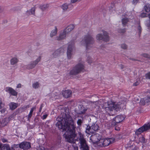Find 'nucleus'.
I'll return each instance as SVG.
<instances>
[{
    "instance_id": "nucleus-46",
    "label": "nucleus",
    "mask_w": 150,
    "mask_h": 150,
    "mask_svg": "<svg viewBox=\"0 0 150 150\" xmlns=\"http://www.w3.org/2000/svg\"><path fill=\"white\" fill-rule=\"evenodd\" d=\"M139 0H133L132 3L134 4H136L138 2Z\"/></svg>"
},
{
    "instance_id": "nucleus-18",
    "label": "nucleus",
    "mask_w": 150,
    "mask_h": 150,
    "mask_svg": "<svg viewBox=\"0 0 150 150\" xmlns=\"http://www.w3.org/2000/svg\"><path fill=\"white\" fill-rule=\"evenodd\" d=\"M90 128L89 130H86V133L89 134V131L90 133L93 132V131L97 130L99 128L98 126L96 124H94Z\"/></svg>"
},
{
    "instance_id": "nucleus-5",
    "label": "nucleus",
    "mask_w": 150,
    "mask_h": 150,
    "mask_svg": "<svg viewBox=\"0 0 150 150\" xmlns=\"http://www.w3.org/2000/svg\"><path fill=\"white\" fill-rule=\"evenodd\" d=\"M84 66L82 63H79L76 65L70 71V74L75 75L79 73L81 71H83Z\"/></svg>"
},
{
    "instance_id": "nucleus-63",
    "label": "nucleus",
    "mask_w": 150,
    "mask_h": 150,
    "mask_svg": "<svg viewBox=\"0 0 150 150\" xmlns=\"http://www.w3.org/2000/svg\"><path fill=\"white\" fill-rule=\"evenodd\" d=\"M132 60H135V59H132Z\"/></svg>"
},
{
    "instance_id": "nucleus-41",
    "label": "nucleus",
    "mask_w": 150,
    "mask_h": 150,
    "mask_svg": "<svg viewBox=\"0 0 150 150\" xmlns=\"http://www.w3.org/2000/svg\"><path fill=\"white\" fill-rule=\"evenodd\" d=\"M147 16V14L146 13H141L140 16L142 18H144L146 17Z\"/></svg>"
},
{
    "instance_id": "nucleus-61",
    "label": "nucleus",
    "mask_w": 150,
    "mask_h": 150,
    "mask_svg": "<svg viewBox=\"0 0 150 150\" xmlns=\"http://www.w3.org/2000/svg\"><path fill=\"white\" fill-rule=\"evenodd\" d=\"M98 102H94L93 103V104L94 105V104H96V103H97Z\"/></svg>"
},
{
    "instance_id": "nucleus-24",
    "label": "nucleus",
    "mask_w": 150,
    "mask_h": 150,
    "mask_svg": "<svg viewBox=\"0 0 150 150\" xmlns=\"http://www.w3.org/2000/svg\"><path fill=\"white\" fill-rule=\"evenodd\" d=\"M35 8L34 7L26 11V14L27 15H34L35 14Z\"/></svg>"
},
{
    "instance_id": "nucleus-3",
    "label": "nucleus",
    "mask_w": 150,
    "mask_h": 150,
    "mask_svg": "<svg viewBox=\"0 0 150 150\" xmlns=\"http://www.w3.org/2000/svg\"><path fill=\"white\" fill-rule=\"evenodd\" d=\"M94 42L93 38L91 36L88 35L85 36L81 42V45L86 46V48H88Z\"/></svg>"
},
{
    "instance_id": "nucleus-43",
    "label": "nucleus",
    "mask_w": 150,
    "mask_h": 150,
    "mask_svg": "<svg viewBox=\"0 0 150 150\" xmlns=\"http://www.w3.org/2000/svg\"><path fill=\"white\" fill-rule=\"evenodd\" d=\"M18 147V145H16L15 144L13 146L11 147V150H15L14 149V148H16Z\"/></svg>"
},
{
    "instance_id": "nucleus-21",
    "label": "nucleus",
    "mask_w": 150,
    "mask_h": 150,
    "mask_svg": "<svg viewBox=\"0 0 150 150\" xmlns=\"http://www.w3.org/2000/svg\"><path fill=\"white\" fill-rule=\"evenodd\" d=\"M74 26L73 24H70L64 30L68 34L74 28Z\"/></svg>"
},
{
    "instance_id": "nucleus-55",
    "label": "nucleus",
    "mask_w": 150,
    "mask_h": 150,
    "mask_svg": "<svg viewBox=\"0 0 150 150\" xmlns=\"http://www.w3.org/2000/svg\"><path fill=\"white\" fill-rule=\"evenodd\" d=\"M139 82H137L136 83H134L133 84L134 86H136L138 85L139 84Z\"/></svg>"
},
{
    "instance_id": "nucleus-4",
    "label": "nucleus",
    "mask_w": 150,
    "mask_h": 150,
    "mask_svg": "<svg viewBox=\"0 0 150 150\" xmlns=\"http://www.w3.org/2000/svg\"><path fill=\"white\" fill-rule=\"evenodd\" d=\"M122 18V22L124 26L126 25L128 22L130 21V20L134 18L133 13L129 12L125 15H123Z\"/></svg>"
},
{
    "instance_id": "nucleus-60",
    "label": "nucleus",
    "mask_w": 150,
    "mask_h": 150,
    "mask_svg": "<svg viewBox=\"0 0 150 150\" xmlns=\"http://www.w3.org/2000/svg\"><path fill=\"white\" fill-rule=\"evenodd\" d=\"M36 57V55H34L33 57V58H35V57Z\"/></svg>"
},
{
    "instance_id": "nucleus-26",
    "label": "nucleus",
    "mask_w": 150,
    "mask_h": 150,
    "mask_svg": "<svg viewBox=\"0 0 150 150\" xmlns=\"http://www.w3.org/2000/svg\"><path fill=\"white\" fill-rule=\"evenodd\" d=\"M10 108L11 110H14L16 109L18 106V104L13 102L10 103L9 104Z\"/></svg>"
},
{
    "instance_id": "nucleus-8",
    "label": "nucleus",
    "mask_w": 150,
    "mask_h": 150,
    "mask_svg": "<svg viewBox=\"0 0 150 150\" xmlns=\"http://www.w3.org/2000/svg\"><path fill=\"white\" fill-rule=\"evenodd\" d=\"M79 143L80 144V148L81 150H89L86 140L84 139L82 135H80V137L79 139Z\"/></svg>"
},
{
    "instance_id": "nucleus-56",
    "label": "nucleus",
    "mask_w": 150,
    "mask_h": 150,
    "mask_svg": "<svg viewBox=\"0 0 150 150\" xmlns=\"http://www.w3.org/2000/svg\"><path fill=\"white\" fill-rule=\"evenodd\" d=\"M2 141L3 142H5L7 141V140L5 139H2Z\"/></svg>"
},
{
    "instance_id": "nucleus-47",
    "label": "nucleus",
    "mask_w": 150,
    "mask_h": 150,
    "mask_svg": "<svg viewBox=\"0 0 150 150\" xmlns=\"http://www.w3.org/2000/svg\"><path fill=\"white\" fill-rule=\"evenodd\" d=\"M29 107V106L28 105L24 106L22 107V108L23 109H26L28 108Z\"/></svg>"
},
{
    "instance_id": "nucleus-19",
    "label": "nucleus",
    "mask_w": 150,
    "mask_h": 150,
    "mask_svg": "<svg viewBox=\"0 0 150 150\" xmlns=\"http://www.w3.org/2000/svg\"><path fill=\"white\" fill-rule=\"evenodd\" d=\"M63 96L66 98H68L71 96L72 92L70 90L63 91L62 93Z\"/></svg>"
},
{
    "instance_id": "nucleus-9",
    "label": "nucleus",
    "mask_w": 150,
    "mask_h": 150,
    "mask_svg": "<svg viewBox=\"0 0 150 150\" xmlns=\"http://www.w3.org/2000/svg\"><path fill=\"white\" fill-rule=\"evenodd\" d=\"M74 47V44L73 43H69L67 52V57L68 59H70L72 58L73 50Z\"/></svg>"
},
{
    "instance_id": "nucleus-30",
    "label": "nucleus",
    "mask_w": 150,
    "mask_h": 150,
    "mask_svg": "<svg viewBox=\"0 0 150 150\" xmlns=\"http://www.w3.org/2000/svg\"><path fill=\"white\" fill-rule=\"evenodd\" d=\"M32 86L33 88L37 89L40 87V83L38 82L33 83L32 84Z\"/></svg>"
},
{
    "instance_id": "nucleus-48",
    "label": "nucleus",
    "mask_w": 150,
    "mask_h": 150,
    "mask_svg": "<svg viewBox=\"0 0 150 150\" xmlns=\"http://www.w3.org/2000/svg\"><path fill=\"white\" fill-rule=\"evenodd\" d=\"M6 110V109L5 108H3L2 109H1V113H4L5 112V111Z\"/></svg>"
},
{
    "instance_id": "nucleus-12",
    "label": "nucleus",
    "mask_w": 150,
    "mask_h": 150,
    "mask_svg": "<svg viewBox=\"0 0 150 150\" xmlns=\"http://www.w3.org/2000/svg\"><path fill=\"white\" fill-rule=\"evenodd\" d=\"M150 129L147 123L145 124L142 127H140L135 132L136 134L138 135L140 134L142 132L147 131Z\"/></svg>"
},
{
    "instance_id": "nucleus-6",
    "label": "nucleus",
    "mask_w": 150,
    "mask_h": 150,
    "mask_svg": "<svg viewBox=\"0 0 150 150\" xmlns=\"http://www.w3.org/2000/svg\"><path fill=\"white\" fill-rule=\"evenodd\" d=\"M103 34L98 33L96 36V38L97 40H103L106 42H108L109 40V37L108 33L105 31L103 30Z\"/></svg>"
},
{
    "instance_id": "nucleus-54",
    "label": "nucleus",
    "mask_w": 150,
    "mask_h": 150,
    "mask_svg": "<svg viewBox=\"0 0 150 150\" xmlns=\"http://www.w3.org/2000/svg\"><path fill=\"white\" fill-rule=\"evenodd\" d=\"M115 129L116 130H117V131H118V130H120V128L118 127H117V126H116L115 128Z\"/></svg>"
},
{
    "instance_id": "nucleus-14",
    "label": "nucleus",
    "mask_w": 150,
    "mask_h": 150,
    "mask_svg": "<svg viewBox=\"0 0 150 150\" xmlns=\"http://www.w3.org/2000/svg\"><path fill=\"white\" fill-rule=\"evenodd\" d=\"M4 90L6 92L8 93L11 95L16 96L17 95V92L11 87H7L5 88Z\"/></svg>"
},
{
    "instance_id": "nucleus-36",
    "label": "nucleus",
    "mask_w": 150,
    "mask_h": 150,
    "mask_svg": "<svg viewBox=\"0 0 150 150\" xmlns=\"http://www.w3.org/2000/svg\"><path fill=\"white\" fill-rule=\"evenodd\" d=\"M121 47L123 49H126L127 48V46L125 44H122L121 45Z\"/></svg>"
},
{
    "instance_id": "nucleus-42",
    "label": "nucleus",
    "mask_w": 150,
    "mask_h": 150,
    "mask_svg": "<svg viewBox=\"0 0 150 150\" xmlns=\"http://www.w3.org/2000/svg\"><path fill=\"white\" fill-rule=\"evenodd\" d=\"M143 57L147 58H150V56L146 54H143Z\"/></svg>"
},
{
    "instance_id": "nucleus-44",
    "label": "nucleus",
    "mask_w": 150,
    "mask_h": 150,
    "mask_svg": "<svg viewBox=\"0 0 150 150\" xmlns=\"http://www.w3.org/2000/svg\"><path fill=\"white\" fill-rule=\"evenodd\" d=\"M146 77L147 79H150V72L146 74Z\"/></svg>"
},
{
    "instance_id": "nucleus-49",
    "label": "nucleus",
    "mask_w": 150,
    "mask_h": 150,
    "mask_svg": "<svg viewBox=\"0 0 150 150\" xmlns=\"http://www.w3.org/2000/svg\"><path fill=\"white\" fill-rule=\"evenodd\" d=\"M39 150H47L46 149H45L44 147L42 146H40Z\"/></svg>"
},
{
    "instance_id": "nucleus-1",
    "label": "nucleus",
    "mask_w": 150,
    "mask_h": 150,
    "mask_svg": "<svg viewBox=\"0 0 150 150\" xmlns=\"http://www.w3.org/2000/svg\"><path fill=\"white\" fill-rule=\"evenodd\" d=\"M57 120L56 126L59 129H62L63 131H66L63 136L67 141L70 143L74 142V139L76 136L75 131L76 124L73 121L71 116L66 115L64 117H58Z\"/></svg>"
},
{
    "instance_id": "nucleus-34",
    "label": "nucleus",
    "mask_w": 150,
    "mask_h": 150,
    "mask_svg": "<svg viewBox=\"0 0 150 150\" xmlns=\"http://www.w3.org/2000/svg\"><path fill=\"white\" fill-rule=\"evenodd\" d=\"M86 109L84 108L83 107H82L81 108V109L80 111L79 112V114H83L86 111Z\"/></svg>"
},
{
    "instance_id": "nucleus-40",
    "label": "nucleus",
    "mask_w": 150,
    "mask_h": 150,
    "mask_svg": "<svg viewBox=\"0 0 150 150\" xmlns=\"http://www.w3.org/2000/svg\"><path fill=\"white\" fill-rule=\"evenodd\" d=\"M82 123V121L81 119H79L77 122V123L78 125L79 126H80L81 125V124Z\"/></svg>"
},
{
    "instance_id": "nucleus-17",
    "label": "nucleus",
    "mask_w": 150,
    "mask_h": 150,
    "mask_svg": "<svg viewBox=\"0 0 150 150\" xmlns=\"http://www.w3.org/2000/svg\"><path fill=\"white\" fill-rule=\"evenodd\" d=\"M65 49H64L63 47L60 48L56 50L53 54L54 57H56L58 55H60L63 54L64 52Z\"/></svg>"
},
{
    "instance_id": "nucleus-52",
    "label": "nucleus",
    "mask_w": 150,
    "mask_h": 150,
    "mask_svg": "<svg viewBox=\"0 0 150 150\" xmlns=\"http://www.w3.org/2000/svg\"><path fill=\"white\" fill-rule=\"evenodd\" d=\"M47 114H45V115H44L43 116L42 119H45L47 117Z\"/></svg>"
},
{
    "instance_id": "nucleus-10",
    "label": "nucleus",
    "mask_w": 150,
    "mask_h": 150,
    "mask_svg": "<svg viewBox=\"0 0 150 150\" xmlns=\"http://www.w3.org/2000/svg\"><path fill=\"white\" fill-rule=\"evenodd\" d=\"M41 59V56H38L35 60L32 62L30 64L27 65V68L28 69H31L34 68L40 61Z\"/></svg>"
},
{
    "instance_id": "nucleus-59",
    "label": "nucleus",
    "mask_w": 150,
    "mask_h": 150,
    "mask_svg": "<svg viewBox=\"0 0 150 150\" xmlns=\"http://www.w3.org/2000/svg\"><path fill=\"white\" fill-rule=\"evenodd\" d=\"M125 29H123V30L122 31H121V32H120V33H124V32H125Z\"/></svg>"
},
{
    "instance_id": "nucleus-37",
    "label": "nucleus",
    "mask_w": 150,
    "mask_h": 150,
    "mask_svg": "<svg viewBox=\"0 0 150 150\" xmlns=\"http://www.w3.org/2000/svg\"><path fill=\"white\" fill-rule=\"evenodd\" d=\"M139 141L141 142L144 143L145 142V139L143 137H140L139 138Z\"/></svg>"
},
{
    "instance_id": "nucleus-38",
    "label": "nucleus",
    "mask_w": 150,
    "mask_h": 150,
    "mask_svg": "<svg viewBox=\"0 0 150 150\" xmlns=\"http://www.w3.org/2000/svg\"><path fill=\"white\" fill-rule=\"evenodd\" d=\"M81 0H70V2L71 4H74L76 2H80Z\"/></svg>"
},
{
    "instance_id": "nucleus-33",
    "label": "nucleus",
    "mask_w": 150,
    "mask_h": 150,
    "mask_svg": "<svg viewBox=\"0 0 150 150\" xmlns=\"http://www.w3.org/2000/svg\"><path fill=\"white\" fill-rule=\"evenodd\" d=\"M148 16L149 18V19L146 21H145V24L146 26L148 27H150V13L149 14Z\"/></svg>"
},
{
    "instance_id": "nucleus-13",
    "label": "nucleus",
    "mask_w": 150,
    "mask_h": 150,
    "mask_svg": "<svg viewBox=\"0 0 150 150\" xmlns=\"http://www.w3.org/2000/svg\"><path fill=\"white\" fill-rule=\"evenodd\" d=\"M18 146L23 150H27L30 148V143L27 142H23L19 144Z\"/></svg>"
},
{
    "instance_id": "nucleus-50",
    "label": "nucleus",
    "mask_w": 150,
    "mask_h": 150,
    "mask_svg": "<svg viewBox=\"0 0 150 150\" xmlns=\"http://www.w3.org/2000/svg\"><path fill=\"white\" fill-rule=\"evenodd\" d=\"M43 107V105L42 104L40 107V108L39 109V112H40L42 110V109Z\"/></svg>"
},
{
    "instance_id": "nucleus-53",
    "label": "nucleus",
    "mask_w": 150,
    "mask_h": 150,
    "mask_svg": "<svg viewBox=\"0 0 150 150\" xmlns=\"http://www.w3.org/2000/svg\"><path fill=\"white\" fill-rule=\"evenodd\" d=\"M2 102L1 99H0V109H1L2 107Z\"/></svg>"
},
{
    "instance_id": "nucleus-7",
    "label": "nucleus",
    "mask_w": 150,
    "mask_h": 150,
    "mask_svg": "<svg viewBox=\"0 0 150 150\" xmlns=\"http://www.w3.org/2000/svg\"><path fill=\"white\" fill-rule=\"evenodd\" d=\"M115 139L113 138L101 139L99 141V146H107L110 144L113 143Z\"/></svg>"
},
{
    "instance_id": "nucleus-28",
    "label": "nucleus",
    "mask_w": 150,
    "mask_h": 150,
    "mask_svg": "<svg viewBox=\"0 0 150 150\" xmlns=\"http://www.w3.org/2000/svg\"><path fill=\"white\" fill-rule=\"evenodd\" d=\"M8 121L7 118H4L3 119L1 123V126L2 127L4 126L7 124Z\"/></svg>"
},
{
    "instance_id": "nucleus-16",
    "label": "nucleus",
    "mask_w": 150,
    "mask_h": 150,
    "mask_svg": "<svg viewBox=\"0 0 150 150\" xmlns=\"http://www.w3.org/2000/svg\"><path fill=\"white\" fill-rule=\"evenodd\" d=\"M67 34L65 30H64L63 31H62L59 36L56 37L55 39L58 40H60L64 39L66 37V35Z\"/></svg>"
},
{
    "instance_id": "nucleus-62",
    "label": "nucleus",
    "mask_w": 150,
    "mask_h": 150,
    "mask_svg": "<svg viewBox=\"0 0 150 150\" xmlns=\"http://www.w3.org/2000/svg\"><path fill=\"white\" fill-rule=\"evenodd\" d=\"M88 62L89 63V64H90L91 63V62Z\"/></svg>"
},
{
    "instance_id": "nucleus-15",
    "label": "nucleus",
    "mask_w": 150,
    "mask_h": 150,
    "mask_svg": "<svg viewBox=\"0 0 150 150\" xmlns=\"http://www.w3.org/2000/svg\"><path fill=\"white\" fill-rule=\"evenodd\" d=\"M98 136L97 135H94L91 136L90 138V142H92L93 143H96L99 145V141L100 139L99 138H97Z\"/></svg>"
},
{
    "instance_id": "nucleus-29",
    "label": "nucleus",
    "mask_w": 150,
    "mask_h": 150,
    "mask_svg": "<svg viewBox=\"0 0 150 150\" xmlns=\"http://www.w3.org/2000/svg\"><path fill=\"white\" fill-rule=\"evenodd\" d=\"M135 27L137 29V30L138 31L139 33L140 34L141 32L142 28L139 21L137 22V25Z\"/></svg>"
},
{
    "instance_id": "nucleus-31",
    "label": "nucleus",
    "mask_w": 150,
    "mask_h": 150,
    "mask_svg": "<svg viewBox=\"0 0 150 150\" xmlns=\"http://www.w3.org/2000/svg\"><path fill=\"white\" fill-rule=\"evenodd\" d=\"M36 109V107H34L32 108L30 110V112L28 115V118L29 119L31 117L33 111Z\"/></svg>"
},
{
    "instance_id": "nucleus-32",
    "label": "nucleus",
    "mask_w": 150,
    "mask_h": 150,
    "mask_svg": "<svg viewBox=\"0 0 150 150\" xmlns=\"http://www.w3.org/2000/svg\"><path fill=\"white\" fill-rule=\"evenodd\" d=\"M49 7L48 4H44L40 6V8L43 11L47 9Z\"/></svg>"
},
{
    "instance_id": "nucleus-35",
    "label": "nucleus",
    "mask_w": 150,
    "mask_h": 150,
    "mask_svg": "<svg viewBox=\"0 0 150 150\" xmlns=\"http://www.w3.org/2000/svg\"><path fill=\"white\" fill-rule=\"evenodd\" d=\"M146 103L144 98L141 99L140 100V103L141 105H144Z\"/></svg>"
},
{
    "instance_id": "nucleus-2",
    "label": "nucleus",
    "mask_w": 150,
    "mask_h": 150,
    "mask_svg": "<svg viewBox=\"0 0 150 150\" xmlns=\"http://www.w3.org/2000/svg\"><path fill=\"white\" fill-rule=\"evenodd\" d=\"M102 106L103 108L105 109L107 112L111 113L112 115L115 114L121 108L119 104L116 105L115 102L112 101H108L107 103H104Z\"/></svg>"
},
{
    "instance_id": "nucleus-20",
    "label": "nucleus",
    "mask_w": 150,
    "mask_h": 150,
    "mask_svg": "<svg viewBox=\"0 0 150 150\" xmlns=\"http://www.w3.org/2000/svg\"><path fill=\"white\" fill-rule=\"evenodd\" d=\"M70 7L71 9H72L73 8V6L72 5L70 4H68L67 3H64L61 6V8L64 11H66L68 8H69Z\"/></svg>"
},
{
    "instance_id": "nucleus-45",
    "label": "nucleus",
    "mask_w": 150,
    "mask_h": 150,
    "mask_svg": "<svg viewBox=\"0 0 150 150\" xmlns=\"http://www.w3.org/2000/svg\"><path fill=\"white\" fill-rule=\"evenodd\" d=\"M52 98L53 100H54V99H56L57 98V96H54V94H52Z\"/></svg>"
},
{
    "instance_id": "nucleus-27",
    "label": "nucleus",
    "mask_w": 150,
    "mask_h": 150,
    "mask_svg": "<svg viewBox=\"0 0 150 150\" xmlns=\"http://www.w3.org/2000/svg\"><path fill=\"white\" fill-rule=\"evenodd\" d=\"M0 150H11V149L8 145L5 144L3 145Z\"/></svg>"
},
{
    "instance_id": "nucleus-22",
    "label": "nucleus",
    "mask_w": 150,
    "mask_h": 150,
    "mask_svg": "<svg viewBox=\"0 0 150 150\" xmlns=\"http://www.w3.org/2000/svg\"><path fill=\"white\" fill-rule=\"evenodd\" d=\"M143 9L146 13L150 12V4L149 3H146L144 6Z\"/></svg>"
},
{
    "instance_id": "nucleus-25",
    "label": "nucleus",
    "mask_w": 150,
    "mask_h": 150,
    "mask_svg": "<svg viewBox=\"0 0 150 150\" xmlns=\"http://www.w3.org/2000/svg\"><path fill=\"white\" fill-rule=\"evenodd\" d=\"M18 62V59L16 57H13L10 60V63L11 65H13L17 64Z\"/></svg>"
},
{
    "instance_id": "nucleus-23",
    "label": "nucleus",
    "mask_w": 150,
    "mask_h": 150,
    "mask_svg": "<svg viewBox=\"0 0 150 150\" xmlns=\"http://www.w3.org/2000/svg\"><path fill=\"white\" fill-rule=\"evenodd\" d=\"M58 29L56 27H55L54 29H53L51 31L50 33V37L51 38L56 36L57 33Z\"/></svg>"
},
{
    "instance_id": "nucleus-39",
    "label": "nucleus",
    "mask_w": 150,
    "mask_h": 150,
    "mask_svg": "<svg viewBox=\"0 0 150 150\" xmlns=\"http://www.w3.org/2000/svg\"><path fill=\"white\" fill-rule=\"evenodd\" d=\"M146 103H148L150 102V97H147L144 98Z\"/></svg>"
},
{
    "instance_id": "nucleus-11",
    "label": "nucleus",
    "mask_w": 150,
    "mask_h": 150,
    "mask_svg": "<svg viewBox=\"0 0 150 150\" xmlns=\"http://www.w3.org/2000/svg\"><path fill=\"white\" fill-rule=\"evenodd\" d=\"M125 119V117L122 115H119L117 116L113 119V121L112 123V125L115 126L117 123H119L122 122Z\"/></svg>"
},
{
    "instance_id": "nucleus-51",
    "label": "nucleus",
    "mask_w": 150,
    "mask_h": 150,
    "mask_svg": "<svg viewBox=\"0 0 150 150\" xmlns=\"http://www.w3.org/2000/svg\"><path fill=\"white\" fill-rule=\"evenodd\" d=\"M21 84L20 83H19V84H17V86H16V88H21Z\"/></svg>"
},
{
    "instance_id": "nucleus-57",
    "label": "nucleus",
    "mask_w": 150,
    "mask_h": 150,
    "mask_svg": "<svg viewBox=\"0 0 150 150\" xmlns=\"http://www.w3.org/2000/svg\"><path fill=\"white\" fill-rule=\"evenodd\" d=\"M74 150H78V148L77 146H75L74 148Z\"/></svg>"
},
{
    "instance_id": "nucleus-58",
    "label": "nucleus",
    "mask_w": 150,
    "mask_h": 150,
    "mask_svg": "<svg viewBox=\"0 0 150 150\" xmlns=\"http://www.w3.org/2000/svg\"><path fill=\"white\" fill-rule=\"evenodd\" d=\"M150 129V121L147 123Z\"/></svg>"
}]
</instances>
